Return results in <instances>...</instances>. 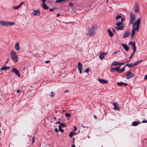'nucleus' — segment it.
Returning <instances> with one entry per match:
<instances>
[{
  "label": "nucleus",
  "instance_id": "79ce46f5",
  "mask_svg": "<svg viewBox=\"0 0 147 147\" xmlns=\"http://www.w3.org/2000/svg\"><path fill=\"white\" fill-rule=\"evenodd\" d=\"M55 130L56 132H58L59 130H58L56 128L55 129Z\"/></svg>",
  "mask_w": 147,
  "mask_h": 147
},
{
  "label": "nucleus",
  "instance_id": "e433bc0d",
  "mask_svg": "<svg viewBox=\"0 0 147 147\" xmlns=\"http://www.w3.org/2000/svg\"><path fill=\"white\" fill-rule=\"evenodd\" d=\"M1 71H2V70H6V67H5V66H4V67H2L1 69Z\"/></svg>",
  "mask_w": 147,
  "mask_h": 147
},
{
  "label": "nucleus",
  "instance_id": "c85d7f7f",
  "mask_svg": "<svg viewBox=\"0 0 147 147\" xmlns=\"http://www.w3.org/2000/svg\"><path fill=\"white\" fill-rule=\"evenodd\" d=\"M59 131L60 132L62 133H63L64 132V130L63 129H62L61 127V126L59 125Z\"/></svg>",
  "mask_w": 147,
  "mask_h": 147
},
{
  "label": "nucleus",
  "instance_id": "0e129e2a",
  "mask_svg": "<svg viewBox=\"0 0 147 147\" xmlns=\"http://www.w3.org/2000/svg\"><path fill=\"white\" fill-rule=\"evenodd\" d=\"M16 92H20V90H18L17 91H16Z\"/></svg>",
  "mask_w": 147,
  "mask_h": 147
},
{
  "label": "nucleus",
  "instance_id": "aec40b11",
  "mask_svg": "<svg viewBox=\"0 0 147 147\" xmlns=\"http://www.w3.org/2000/svg\"><path fill=\"white\" fill-rule=\"evenodd\" d=\"M113 105L114 106V107L113 108V109L115 110H118L119 109V108L118 107L117 103L116 102H114L113 104Z\"/></svg>",
  "mask_w": 147,
  "mask_h": 147
},
{
  "label": "nucleus",
  "instance_id": "8fccbe9b",
  "mask_svg": "<svg viewBox=\"0 0 147 147\" xmlns=\"http://www.w3.org/2000/svg\"><path fill=\"white\" fill-rule=\"evenodd\" d=\"M56 15H57V17H58L60 15V14H59V13H57Z\"/></svg>",
  "mask_w": 147,
  "mask_h": 147
},
{
  "label": "nucleus",
  "instance_id": "b1692460",
  "mask_svg": "<svg viewBox=\"0 0 147 147\" xmlns=\"http://www.w3.org/2000/svg\"><path fill=\"white\" fill-rule=\"evenodd\" d=\"M115 28L117 30H122L124 28L123 26H119L115 27Z\"/></svg>",
  "mask_w": 147,
  "mask_h": 147
},
{
  "label": "nucleus",
  "instance_id": "a19ab883",
  "mask_svg": "<svg viewBox=\"0 0 147 147\" xmlns=\"http://www.w3.org/2000/svg\"><path fill=\"white\" fill-rule=\"evenodd\" d=\"M142 123H147V120H143L142 121Z\"/></svg>",
  "mask_w": 147,
  "mask_h": 147
},
{
  "label": "nucleus",
  "instance_id": "f257e3e1",
  "mask_svg": "<svg viewBox=\"0 0 147 147\" xmlns=\"http://www.w3.org/2000/svg\"><path fill=\"white\" fill-rule=\"evenodd\" d=\"M141 22V19L139 18L133 24V28L131 37L132 39L134 38L136 31L137 32L139 31Z\"/></svg>",
  "mask_w": 147,
  "mask_h": 147
},
{
  "label": "nucleus",
  "instance_id": "4d7b16f0",
  "mask_svg": "<svg viewBox=\"0 0 147 147\" xmlns=\"http://www.w3.org/2000/svg\"><path fill=\"white\" fill-rule=\"evenodd\" d=\"M65 112V110H63L62 111V113H63V112Z\"/></svg>",
  "mask_w": 147,
  "mask_h": 147
},
{
  "label": "nucleus",
  "instance_id": "7ed1b4c3",
  "mask_svg": "<svg viewBox=\"0 0 147 147\" xmlns=\"http://www.w3.org/2000/svg\"><path fill=\"white\" fill-rule=\"evenodd\" d=\"M15 24V23L12 22H6L4 21H0V25L5 27L8 26H13Z\"/></svg>",
  "mask_w": 147,
  "mask_h": 147
},
{
  "label": "nucleus",
  "instance_id": "3c124183",
  "mask_svg": "<svg viewBox=\"0 0 147 147\" xmlns=\"http://www.w3.org/2000/svg\"><path fill=\"white\" fill-rule=\"evenodd\" d=\"M43 3H45L46 1V0H41Z\"/></svg>",
  "mask_w": 147,
  "mask_h": 147
},
{
  "label": "nucleus",
  "instance_id": "5701e85b",
  "mask_svg": "<svg viewBox=\"0 0 147 147\" xmlns=\"http://www.w3.org/2000/svg\"><path fill=\"white\" fill-rule=\"evenodd\" d=\"M119 62L116 61H114L111 64V65L113 66H115L119 65Z\"/></svg>",
  "mask_w": 147,
  "mask_h": 147
},
{
  "label": "nucleus",
  "instance_id": "473e14b6",
  "mask_svg": "<svg viewBox=\"0 0 147 147\" xmlns=\"http://www.w3.org/2000/svg\"><path fill=\"white\" fill-rule=\"evenodd\" d=\"M122 22H119L118 23H116L115 25L117 26H120L121 25H122Z\"/></svg>",
  "mask_w": 147,
  "mask_h": 147
},
{
  "label": "nucleus",
  "instance_id": "9d476101",
  "mask_svg": "<svg viewBox=\"0 0 147 147\" xmlns=\"http://www.w3.org/2000/svg\"><path fill=\"white\" fill-rule=\"evenodd\" d=\"M40 11L38 9L34 10L32 14L34 16H40Z\"/></svg>",
  "mask_w": 147,
  "mask_h": 147
},
{
  "label": "nucleus",
  "instance_id": "680f3d73",
  "mask_svg": "<svg viewBox=\"0 0 147 147\" xmlns=\"http://www.w3.org/2000/svg\"><path fill=\"white\" fill-rule=\"evenodd\" d=\"M94 117L95 118V119H96V118H97V117H96V116H95V115H94Z\"/></svg>",
  "mask_w": 147,
  "mask_h": 147
},
{
  "label": "nucleus",
  "instance_id": "864d4df0",
  "mask_svg": "<svg viewBox=\"0 0 147 147\" xmlns=\"http://www.w3.org/2000/svg\"><path fill=\"white\" fill-rule=\"evenodd\" d=\"M9 68H10V67L9 66H8L7 67H6V70L9 69Z\"/></svg>",
  "mask_w": 147,
  "mask_h": 147
},
{
  "label": "nucleus",
  "instance_id": "f3484780",
  "mask_svg": "<svg viewBox=\"0 0 147 147\" xmlns=\"http://www.w3.org/2000/svg\"><path fill=\"white\" fill-rule=\"evenodd\" d=\"M121 45L123 46V48L125 49V51H127L129 50V48L126 45L123 43H121Z\"/></svg>",
  "mask_w": 147,
  "mask_h": 147
},
{
  "label": "nucleus",
  "instance_id": "423d86ee",
  "mask_svg": "<svg viewBox=\"0 0 147 147\" xmlns=\"http://www.w3.org/2000/svg\"><path fill=\"white\" fill-rule=\"evenodd\" d=\"M130 18L129 23L130 24H133L134 21L135 20V17L133 13H130Z\"/></svg>",
  "mask_w": 147,
  "mask_h": 147
},
{
  "label": "nucleus",
  "instance_id": "cd10ccee",
  "mask_svg": "<svg viewBox=\"0 0 147 147\" xmlns=\"http://www.w3.org/2000/svg\"><path fill=\"white\" fill-rule=\"evenodd\" d=\"M67 0H56L55 1L56 3H60L63 1H67Z\"/></svg>",
  "mask_w": 147,
  "mask_h": 147
},
{
  "label": "nucleus",
  "instance_id": "7c9ffc66",
  "mask_svg": "<svg viewBox=\"0 0 147 147\" xmlns=\"http://www.w3.org/2000/svg\"><path fill=\"white\" fill-rule=\"evenodd\" d=\"M50 96L53 97L55 95V92H51L50 94H48Z\"/></svg>",
  "mask_w": 147,
  "mask_h": 147
},
{
  "label": "nucleus",
  "instance_id": "e2e57ef3",
  "mask_svg": "<svg viewBox=\"0 0 147 147\" xmlns=\"http://www.w3.org/2000/svg\"><path fill=\"white\" fill-rule=\"evenodd\" d=\"M112 30H113V32H115V30L114 28H113Z\"/></svg>",
  "mask_w": 147,
  "mask_h": 147
},
{
  "label": "nucleus",
  "instance_id": "20e7f679",
  "mask_svg": "<svg viewBox=\"0 0 147 147\" xmlns=\"http://www.w3.org/2000/svg\"><path fill=\"white\" fill-rule=\"evenodd\" d=\"M94 25L91 26L90 28L88 27L89 30L88 32L86 34V35L88 36H93L94 34Z\"/></svg>",
  "mask_w": 147,
  "mask_h": 147
},
{
  "label": "nucleus",
  "instance_id": "412c9836",
  "mask_svg": "<svg viewBox=\"0 0 147 147\" xmlns=\"http://www.w3.org/2000/svg\"><path fill=\"white\" fill-rule=\"evenodd\" d=\"M76 134L77 133L76 132L71 131L69 133V137L71 138L73 136Z\"/></svg>",
  "mask_w": 147,
  "mask_h": 147
},
{
  "label": "nucleus",
  "instance_id": "13d9d810",
  "mask_svg": "<svg viewBox=\"0 0 147 147\" xmlns=\"http://www.w3.org/2000/svg\"><path fill=\"white\" fill-rule=\"evenodd\" d=\"M119 65L118 67H117L119 69L121 67V65Z\"/></svg>",
  "mask_w": 147,
  "mask_h": 147
},
{
  "label": "nucleus",
  "instance_id": "bb28decb",
  "mask_svg": "<svg viewBox=\"0 0 147 147\" xmlns=\"http://www.w3.org/2000/svg\"><path fill=\"white\" fill-rule=\"evenodd\" d=\"M105 54L104 53L101 54L99 56V58L101 60H102L105 57Z\"/></svg>",
  "mask_w": 147,
  "mask_h": 147
},
{
  "label": "nucleus",
  "instance_id": "39448f33",
  "mask_svg": "<svg viewBox=\"0 0 147 147\" xmlns=\"http://www.w3.org/2000/svg\"><path fill=\"white\" fill-rule=\"evenodd\" d=\"M126 73V79H129L132 78L134 76V74H132L131 72L129 71L127 72Z\"/></svg>",
  "mask_w": 147,
  "mask_h": 147
},
{
  "label": "nucleus",
  "instance_id": "338daca9",
  "mask_svg": "<svg viewBox=\"0 0 147 147\" xmlns=\"http://www.w3.org/2000/svg\"><path fill=\"white\" fill-rule=\"evenodd\" d=\"M34 137H33V138H32V140H34Z\"/></svg>",
  "mask_w": 147,
  "mask_h": 147
},
{
  "label": "nucleus",
  "instance_id": "0eeeda50",
  "mask_svg": "<svg viewBox=\"0 0 147 147\" xmlns=\"http://www.w3.org/2000/svg\"><path fill=\"white\" fill-rule=\"evenodd\" d=\"M129 44L132 46L133 50V53H135L136 51V47L135 42L131 41L129 43Z\"/></svg>",
  "mask_w": 147,
  "mask_h": 147
},
{
  "label": "nucleus",
  "instance_id": "774afa93",
  "mask_svg": "<svg viewBox=\"0 0 147 147\" xmlns=\"http://www.w3.org/2000/svg\"><path fill=\"white\" fill-rule=\"evenodd\" d=\"M54 119L55 120L56 119V118L55 117H54Z\"/></svg>",
  "mask_w": 147,
  "mask_h": 147
},
{
  "label": "nucleus",
  "instance_id": "6ab92c4d",
  "mask_svg": "<svg viewBox=\"0 0 147 147\" xmlns=\"http://www.w3.org/2000/svg\"><path fill=\"white\" fill-rule=\"evenodd\" d=\"M24 3L23 2H22L20 3L18 6H15L13 7L14 9H17L19 8L20 6L23 4H24Z\"/></svg>",
  "mask_w": 147,
  "mask_h": 147
},
{
  "label": "nucleus",
  "instance_id": "c756f323",
  "mask_svg": "<svg viewBox=\"0 0 147 147\" xmlns=\"http://www.w3.org/2000/svg\"><path fill=\"white\" fill-rule=\"evenodd\" d=\"M59 125L61 126V127H66V125L64 123H60V124Z\"/></svg>",
  "mask_w": 147,
  "mask_h": 147
},
{
  "label": "nucleus",
  "instance_id": "ea45409f",
  "mask_svg": "<svg viewBox=\"0 0 147 147\" xmlns=\"http://www.w3.org/2000/svg\"><path fill=\"white\" fill-rule=\"evenodd\" d=\"M125 20L124 18H123L121 19V21L120 22H122V23L123 24V21Z\"/></svg>",
  "mask_w": 147,
  "mask_h": 147
},
{
  "label": "nucleus",
  "instance_id": "4c0bfd02",
  "mask_svg": "<svg viewBox=\"0 0 147 147\" xmlns=\"http://www.w3.org/2000/svg\"><path fill=\"white\" fill-rule=\"evenodd\" d=\"M89 71V69L87 68V69H86L85 71H84V72H86V73H88Z\"/></svg>",
  "mask_w": 147,
  "mask_h": 147
},
{
  "label": "nucleus",
  "instance_id": "37998d69",
  "mask_svg": "<svg viewBox=\"0 0 147 147\" xmlns=\"http://www.w3.org/2000/svg\"><path fill=\"white\" fill-rule=\"evenodd\" d=\"M134 53H133H133L130 56V57H129V59H131V58H132V56L133 55V54H134Z\"/></svg>",
  "mask_w": 147,
  "mask_h": 147
},
{
  "label": "nucleus",
  "instance_id": "69168bd1",
  "mask_svg": "<svg viewBox=\"0 0 147 147\" xmlns=\"http://www.w3.org/2000/svg\"><path fill=\"white\" fill-rule=\"evenodd\" d=\"M34 140H32V143H34Z\"/></svg>",
  "mask_w": 147,
  "mask_h": 147
},
{
  "label": "nucleus",
  "instance_id": "052dcab7",
  "mask_svg": "<svg viewBox=\"0 0 147 147\" xmlns=\"http://www.w3.org/2000/svg\"><path fill=\"white\" fill-rule=\"evenodd\" d=\"M117 51H115L113 53V55H114L115 54H116L117 53Z\"/></svg>",
  "mask_w": 147,
  "mask_h": 147
},
{
  "label": "nucleus",
  "instance_id": "f03ea898",
  "mask_svg": "<svg viewBox=\"0 0 147 147\" xmlns=\"http://www.w3.org/2000/svg\"><path fill=\"white\" fill-rule=\"evenodd\" d=\"M10 55L12 60L15 63H16L18 61V56L16 52L11 51V52Z\"/></svg>",
  "mask_w": 147,
  "mask_h": 147
},
{
  "label": "nucleus",
  "instance_id": "72a5a7b5",
  "mask_svg": "<svg viewBox=\"0 0 147 147\" xmlns=\"http://www.w3.org/2000/svg\"><path fill=\"white\" fill-rule=\"evenodd\" d=\"M65 117H71V116L70 114L68 113H65Z\"/></svg>",
  "mask_w": 147,
  "mask_h": 147
},
{
  "label": "nucleus",
  "instance_id": "6e6552de",
  "mask_svg": "<svg viewBox=\"0 0 147 147\" xmlns=\"http://www.w3.org/2000/svg\"><path fill=\"white\" fill-rule=\"evenodd\" d=\"M12 71H11V72H14L15 74L18 77H20V74L19 73L17 69L15 68H13L12 69Z\"/></svg>",
  "mask_w": 147,
  "mask_h": 147
},
{
  "label": "nucleus",
  "instance_id": "09e8293b",
  "mask_svg": "<svg viewBox=\"0 0 147 147\" xmlns=\"http://www.w3.org/2000/svg\"><path fill=\"white\" fill-rule=\"evenodd\" d=\"M49 11H53V9H49Z\"/></svg>",
  "mask_w": 147,
  "mask_h": 147
},
{
  "label": "nucleus",
  "instance_id": "5fc2aeb1",
  "mask_svg": "<svg viewBox=\"0 0 147 147\" xmlns=\"http://www.w3.org/2000/svg\"><path fill=\"white\" fill-rule=\"evenodd\" d=\"M130 61V60H128L125 62V63H128Z\"/></svg>",
  "mask_w": 147,
  "mask_h": 147
},
{
  "label": "nucleus",
  "instance_id": "c9c22d12",
  "mask_svg": "<svg viewBox=\"0 0 147 147\" xmlns=\"http://www.w3.org/2000/svg\"><path fill=\"white\" fill-rule=\"evenodd\" d=\"M142 60H138L136 62H135V64L136 65H137L140 62H142Z\"/></svg>",
  "mask_w": 147,
  "mask_h": 147
},
{
  "label": "nucleus",
  "instance_id": "f8f14e48",
  "mask_svg": "<svg viewBox=\"0 0 147 147\" xmlns=\"http://www.w3.org/2000/svg\"><path fill=\"white\" fill-rule=\"evenodd\" d=\"M136 65L135 63H127L126 64L125 66H127L128 68H130Z\"/></svg>",
  "mask_w": 147,
  "mask_h": 147
},
{
  "label": "nucleus",
  "instance_id": "c03bdc74",
  "mask_svg": "<svg viewBox=\"0 0 147 147\" xmlns=\"http://www.w3.org/2000/svg\"><path fill=\"white\" fill-rule=\"evenodd\" d=\"M50 62V61L49 60H47V61H45V63H48L49 62Z\"/></svg>",
  "mask_w": 147,
  "mask_h": 147
},
{
  "label": "nucleus",
  "instance_id": "9b49d317",
  "mask_svg": "<svg viewBox=\"0 0 147 147\" xmlns=\"http://www.w3.org/2000/svg\"><path fill=\"white\" fill-rule=\"evenodd\" d=\"M130 34V31L129 30H127L124 34L123 38H126Z\"/></svg>",
  "mask_w": 147,
  "mask_h": 147
},
{
  "label": "nucleus",
  "instance_id": "393cba45",
  "mask_svg": "<svg viewBox=\"0 0 147 147\" xmlns=\"http://www.w3.org/2000/svg\"><path fill=\"white\" fill-rule=\"evenodd\" d=\"M108 32L109 36H110L111 37H112L113 35V34L112 32L109 29H108Z\"/></svg>",
  "mask_w": 147,
  "mask_h": 147
},
{
  "label": "nucleus",
  "instance_id": "1a4fd4ad",
  "mask_svg": "<svg viewBox=\"0 0 147 147\" xmlns=\"http://www.w3.org/2000/svg\"><path fill=\"white\" fill-rule=\"evenodd\" d=\"M82 64L80 62H78V69L79 71V73L80 74H82Z\"/></svg>",
  "mask_w": 147,
  "mask_h": 147
},
{
  "label": "nucleus",
  "instance_id": "dca6fc26",
  "mask_svg": "<svg viewBox=\"0 0 147 147\" xmlns=\"http://www.w3.org/2000/svg\"><path fill=\"white\" fill-rule=\"evenodd\" d=\"M98 81L102 84L107 83L108 82V81L107 80H104L102 79H98Z\"/></svg>",
  "mask_w": 147,
  "mask_h": 147
},
{
  "label": "nucleus",
  "instance_id": "4be33fe9",
  "mask_svg": "<svg viewBox=\"0 0 147 147\" xmlns=\"http://www.w3.org/2000/svg\"><path fill=\"white\" fill-rule=\"evenodd\" d=\"M42 7L44 9H49V7L45 3H43L42 5Z\"/></svg>",
  "mask_w": 147,
  "mask_h": 147
},
{
  "label": "nucleus",
  "instance_id": "a878e982",
  "mask_svg": "<svg viewBox=\"0 0 147 147\" xmlns=\"http://www.w3.org/2000/svg\"><path fill=\"white\" fill-rule=\"evenodd\" d=\"M125 70V67H123L122 69H119V70L118 71V72L119 73H121L122 72H123Z\"/></svg>",
  "mask_w": 147,
  "mask_h": 147
},
{
  "label": "nucleus",
  "instance_id": "58836bf2",
  "mask_svg": "<svg viewBox=\"0 0 147 147\" xmlns=\"http://www.w3.org/2000/svg\"><path fill=\"white\" fill-rule=\"evenodd\" d=\"M69 5L71 7H72L73 6V4L72 3H70L69 4Z\"/></svg>",
  "mask_w": 147,
  "mask_h": 147
},
{
  "label": "nucleus",
  "instance_id": "49530a36",
  "mask_svg": "<svg viewBox=\"0 0 147 147\" xmlns=\"http://www.w3.org/2000/svg\"><path fill=\"white\" fill-rule=\"evenodd\" d=\"M74 131H76V130L77 128H76V127L75 126H74Z\"/></svg>",
  "mask_w": 147,
  "mask_h": 147
},
{
  "label": "nucleus",
  "instance_id": "f704fd0d",
  "mask_svg": "<svg viewBox=\"0 0 147 147\" xmlns=\"http://www.w3.org/2000/svg\"><path fill=\"white\" fill-rule=\"evenodd\" d=\"M119 69L117 67H116L115 68H114L112 67L111 68V70H115L116 71H117V72H118Z\"/></svg>",
  "mask_w": 147,
  "mask_h": 147
},
{
  "label": "nucleus",
  "instance_id": "2f4dec72",
  "mask_svg": "<svg viewBox=\"0 0 147 147\" xmlns=\"http://www.w3.org/2000/svg\"><path fill=\"white\" fill-rule=\"evenodd\" d=\"M121 17L122 16L121 15H117L115 17V19L117 20L121 18Z\"/></svg>",
  "mask_w": 147,
  "mask_h": 147
},
{
  "label": "nucleus",
  "instance_id": "de8ad7c7",
  "mask_svg": "<svg viewBox=\"0 0 147 147\" xmlns=\"http://www.w3.org/2000/svg\"><path fill=\"white\" fill-rule=\"evenodd\" d=\"M144 80L147 79V75H145V77L144 78Z\"/></svg>",
  "mask_w": 147,
  "mask_h": 147
},
{
  "label": "nucleus",
  "instance_id": "bf43d9fd",
  "mask_svg": "<svg viewBox=\"0 0 147 147\" xmlns=\"http://www.w3.org/2000/svg\"><path fill=\"white\" fill-rule=\"evenodd\" d=\"M75 140V138H73V143H74V142Z\"/></svg>",
  "mask_w": 147,
  "mask_h": 147
},
{
  "label": "nucleus",
  "instance_id": "6e6d98bb",
  "mask_svg": "<svg viewBox=\"0 0 147 147\" xmlns=\"http://www.w3.org/2000/svg\"><path fill=\"white\" fill-rule=\"evenodd\" d=\"M71 147H76L74 144H73L71 146Z\"/></svg>",
  "mask_w": 147,
  "mask_h": 147
},
{
  "label": "nucleus",
  "instance_id": "603ef678",
  "mask_svg": "<svg viewBox=\"0 0 147 147\" xmlns=\"http://www.w3.org/2000/svg\"><path fill=\"white\" fill-rule=\"evenodd\" d=\"M60 121H58V122H57L56 123H57V124H60V123H60Z\"/></svg>",
  "mask_w": 147,
  "mask_h": 147
},
{
  "label": "nucleus",
  "instance_id": "2eb2a0df",
  "mask_svg": "<svg viewBox=\"0 0 147 147\" xmlns=\"http://www.w3.org/2000/svg\"><path fill=\"white\" fill-rule=\"evenodd\" d=\"M117 85L119 86H127V84L126 83H123L122 82H118L117 83Z\"/></svg>",
  "mask_w": 147,
  "mask_h": 147
},
{
  "label": "nucleus",
  "instance_id": "a211bd4d",
  "mask_svg": "<svg viewBox=\"0 0 147 147\" xmlns=\"http://www.w3.org/2000/svg\"><path fill=\"white\" fill-rule=\"evenodd\" d=\"M140 122L137 121H133L132 124H131V125L133 126H137L138 124H140Z\"/></svg>",
  "mask_w": 147,
  "mask_h": 147
},
{
  "label": "nucleus",
  "instance_id": "4468645a",
  "mask_svg": "<svg viewBox=\"0 0 147 147\" xmlns=\"http://www.w3.org/2000/svg\"><path fill=\"white\" fill-rule=\"evenodd\" d=\"M135 8L134 11L136 13H138L139 12V11L138 5L137 3H135Z\"/></svg>",
  "mask_w": 147,
  "mask_h": 147
},
{
  "label": "nucleus",
  "instance_id": "ddd939ff",
  "mask_svg": "<svg viewBox=\"0 0 147 147\" xmlns=\"http://www.w3.org/2000/svg\"><path fill=\"white\" fill-rule=\"evenodd\" d=\"M15 48L17 51H19L20 49V47L19 46V42H17L15 45Z\"/></svg>",
  "mask_w": 147,
  "mask_h": 147
},
{
  "label": "nucleus",
  "instance_id": "a18cd8bd",
  "mask_svg": "<svg viewBox=\"0 0 147 147\" xmlns=\"http://www.w3.org/2000/svg\"><path fill=\"white\" fill-rule=\"evenodd\" d=\"M124 63H120L119 62V65H124Z\"/></svg>",
  "mask_w": 147,
  "mask_h": 147
}]
</instances>
